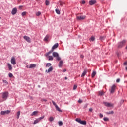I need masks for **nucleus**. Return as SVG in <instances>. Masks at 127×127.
Listing matches in <instances>:
<instances>
[{"mask_svg":"<svg viewBox=\"0 0 127 127\" xmlns=\"http://www.w3.org/2000/svg\"><path fill=\"white\" fill-rule=\"evenodd\" d=\"M2 99L3 101H6L7 100V98H8L9 93L8 92L6 91L1 93Z\"/></svg>","mask_w":127,"mask_h":127,"instance_id":"1","label":"nucleus"},{"mask_svg":"<svg viewBox=\"0 0 127 127\" xmlns=\"http://www.w3.org/2000/svg\"><path fill=\"white\" fill-rule=\"evenodd\" d=\"M52 55L53 57H56V60H58V61H59L60 60H61V58L59 57V54L58 53L56 52H53Z\"/></svg>","mask_w":127,"mask_h":127,"instance_id":"2","label":"nucleus"},{"mask_svg":"<svg viewBox=\"0 0 127 127\" xmlns=\"http://www.w3.org/2000/svg\"><path fill=\"white\" fill-rule=\"evenodd\" d=\"M75 121L76 122H77V123L81 124V125H87V121H86L85 120L82 121V120H81V119H80V118H76L75 119Z\"/></svg>","mask_w":127,"mask_h":127,"instance_id":"3","label":"nucleus"},{"mask_svg":"<svg viewBox=\"0 0 127 127\" xmlns=\"http://www.w3.org/2000/svg\"><path fill=\"white\" fill-rule=\"evenodd\" d=\"M126 42H127V41L125 40H123L121 42H119L118 43V48H122L123 46H125V44H126Z\"/></svg>","mask_w":127,"mask_h":127,"instance_id":"4","label":"nucleus"},{"mask_svg":"<svg viewBox=\"0 0 127 127\" xmlns=\"http://www.w3.org/2000/svg\"><path fill=\"white\" fill-rule=\"evenodd\" d=\"M52 102L53 105H54V106H55L57 111H58V112H62V111L61 110H60V108H59V107H58V106L57 105V104L55 103V102H54L53 100H52Z\"/></svg>","mask_w":127,"mask_h":127,"instance_id":"5","label":"nucleus"},{"mask_svg":"<svg viewBox=\"0 0 127 127\" xmlns=\"http://www.w3.org/2000/svg\"><path fill=\"white\" fill-rule=\"evenodd\" d=\"M10 113V110L1 111L0 112V115H1V116H4V115H8V114Z\"/></svg>","mask_w":127,"mask_h":127,"instance_id":"6","label":"nucleus"},{"mask_svg":"<svg viewBox=\"0 0 127 127\" xmlns=\"http://www.w3.org/2000/svg\"><path fill=\"white\" fill-rule=\"evenodd\" d=\"M24 39L27 41V42H28V43H31V39L27 36H23Z\"/></svg>","mask_w":127,"mask_h":127,"instance_id":"7","label":"nucleus"},{"mask_svg":"<svg viewBox=\"0 0 127 127\" xmlns=\"http://www.w3.org/2000/svg\"><path fill=\"white\" fill-rule=\"evenodd\" d=\"M85 18H86V16L85 15L77 16L76 17L77 20H83Z\"/></svg>","mask_w":127,"mask_h":127,"instance_id":"8","label":"nucleus"},{"mask_svg":"<svg viewBox=\"0 0 127 127\" xmlns=\"http://www.w3.org/2000/svg\"><path fill=\"white\" fill-rule=\"evenodd\" d=\"M11 63L12 65H15L16 64V61L14 57H12L11 58Z\"/></svg>","mask_w":127,"mask_h":127,"instance_id":"9","label":"nucleus"},{"mask_svg":"<svg viewBox=\"0 0 127 127\" xmlns=\"http://www.w3.org/2000/svg\"><path fill=\"white\" fill-rule=\"evenodd\" d=\"M58 46H59V44H58V43L55 44L52 47V50L53 51H54V49H56V48H57Z\"/></svg>","mask_w":127,"mask_h":127,"instance_id":"10","label":"nucleus"},{"mask_svg":"<svg viewBox=\"0 0 127 127\" xmlns=\"http://www.w3.org/2000/svg\"><path fill=\"white\" fill-rule=\"evenodd\" d=\"M88 3L89 5H94V4H95V3H97V1H96V0H91L89 1Z\"/></svg>","mask_w":127,"mask_h":127,"instance_id":"11","label":"nucleus"},{"mask_svg":"<svg viewBox=\"0 0 127 127\" xmlns=\"http://www.w3.org/2000/svg\"><path fill=\"white\" fill-rule=\"evenodd\" d=\"M17 12V8H14L12 9L11 11V14L12 15H15V14H16V13Z\"/></svg>","mask_w":127,"mask_h":127,"instance_id":"12","label":"nucleus"},{"mask_svg":"<svg viewBox=\"0 0 127 127\" xmlns=\"http://www.w3.org/2000/svg\"><path fill=\"white\" fill-rule=\"evenodd\" d=\"M103 104L105 105L106 107H112V104L111 103L104 101Z\"/></svg>","mask_w":127,"mask_h":127,"instance_id":"13","label":"nucleus"},{"mask_svg":"<svg viewBox=\"0 0 127 127\" xmlns=\"http://www.w3.org/2000/svg\"><path fill=\"white\" fill-rule=\"evenodd\" d=\"M117 88V85L116 84H114L112 86V93H114L115 91H116V89Z\"/></svg>","mask_w":127,"mask_h":127,"instance_id":"14","label":"nucleus"},{"mask_svg":"<svg viewBox=\"0 0 127 127\" xmlns=\"http://www.w3.org/2000/svg\"><path fill=\"white\" fill-rule=\"evenodd\" d=\"M35 67H36V64H30L28 68L32 69V68H35Z\"/></svg>","mask_w":127,"mask_h":127,"instance_id":"15","label":"nucleus"},{"mask_svg":"<svg viewBox=\"0 0 127 127\" xmlns=\"http://www.w3.org/2000/svg\"><path fill=\"white\" fill-rule=\"evenodd\" d=\"M58 4H60L61 6H63L64 4H65V2L62 1V0L59 1Z\"/></svg>","mask_w":127,"mask_h":127,"instance_id":"16","label":"nucleus"},{"mask_svg":"<svg viewBox=\"0 0 127 127\" xmlns=\"http://www.w3.org/2000/svg\"><path fill=\"white\" fill-rule=\"evenodd\" d=\"M7 66H8V68L9 71H11V70H12V66L11 65V64H10L8 63Z\"/></svg>","mask_w":127,"mask_h":127,"instance_id":"17","label":"nucleus"},{"mask_svg":"<svg viewBox=\"0 0 127 127\" xmlns=\"http://www.w3.org/2000/svg\"><path fill=\"white\" fill-rule=\"evenodd\" d=\"M62 65H63V61H60L59 63V68H61V67H62Z\"/></svg>","mask_w":127,"mask_h":127,"instance_id":"18","label":"nucleus"},{"mask_svg":"<svg viewBox=\"0 0 127 127\" xmlns=\"http://www.w3.org/2000/svg\"><path fill=\"white\" fill-rule=\"evenodd\" d=\"M87 74V69H85L81 74V77H84Z\"/></svg>","mask_w":127,"mask_h":127,"instance_id":"19","label":"nucleus"},{"mask_svg":"<svg viewBox=\"0 0 127 127\" xmlns=\"http://www.w3.org/2000/svg\"><path fill=\"white\" fill-rule=\"evenodd\" d=\"M52 52H53V51L52 50V49H51V50L49 51L46 55L45 56L47 57L48 56V55H49V54H50L51 53H52Z\"/></svg>","mask_w":127,"mask_h":127,"instance_id":"20","label":"nucleus"},{"mask_svg":"<svg viewBox=\"0 0 127 127\" xmlns=\"http://www.w3.org/2000/svg\"><path fill=\"white\" fill-rule=\"evenodd\" d=\"M39 119H36V120H34L33 124L36 125V124H38V123H39Z\"/></svg>","mask_w":127,"mask_h":127,"instance_id":"21","label":"nucleus"},{"mask_svg":"<svg viewBox=\"0 0 127 127\" xmlns=\"http://www.w3.org/2000/svg\"><path fill=\"white\" fill-rule=\"evenodd\" d=\"M52 70H53V67H52V66H51L47 70L48 73L51 72Z\"/></svg>","mask_w":127,"mask_h":127,"instance_id":"22","label":"nucleus"},{"mask_svg":"<svg viewBox=\"0 0 127 127\" xmlns=\"http://www.w3.org/2000/svg\"><path fill=\"white\" fill-rule=\"evenodd\" d=\"M96 74H97V73L96 72V71H93L91 74V77L92 78H94V77H95L96 76Z\"/></svg>","mask_w":127,"mask_h":127,"instance_id":"23","label":"nucleus"},{"mask_svg":"<svg viewBox=\"0 0 127 127\" xmlns=\"http://www.w3.org/2000/svg\"><path fill=\"white\" fill-rule=\"evenodd\" d=\"M20 116V111H18L17 112V119L18 120L19 119V116Z\"/></svg>","mask_w":127,"mask_h":127,"instance_id":"24","label":"nucleus"},{"mask_svg":"<svg viewBox=\"0 0 127 127\" xmlns=\"http://www.w3.org/2000/svg\"><path fill=\"white\" fill-rule=\"evenodd\" d=\"M48 38H49V36H48V35H46L44 38V41H47L48 40Z\"/></svg>","mask_w":127,"mask_h":127,"instance_id":"25","label":"nucleus"},{"mask_svg":"<svg viewBox=\"0 0 127 127\" xmlns=\"http://www.w3.org/2000/svg\"><path fill=\"white\" fill-rule=\"evenodd\" d=\"M48 58L49 61L53 60V57L52 56H48Z\"/></svg>","mask_w":127,"mask_h":127,"instance_id":"26","label":"nucleus"},{"mask_svg":"<svg viewBox=\"0 0 127 127\" xmlns=\"http://www.w3.org/2000/svg\"><path fill=\"white\" fill-rule=\"evenodd\" d=\"M49 122H53V121H54V118H53V117H50L49 118Z\"/></svg>","mask_w":127,"mask_h":127,"instance_id":"27","label":"nucleus"},{"mask_svg":"<svg viewBox=\"0 0 127 127\" xmlns=\"http://www.w3.org/2000/svg\"><path fill=\"white\" fill-rule=\"evenodd\" d=\"M105 94V93L103 91H99V96H103V95Z\"/></svg>","mask_w":127,"mask_h":127,"instance_id":"28","label":"nucleus"},{"mask_svg":"<svg viewBox=\"0 0 127 127\" xmlns=\"http://www.w3.org/2000/svg\"><path fill=\"white\" fill-rule=\"evenodd\" d=\"M36 16H39L40 15H41V12L38 11L36 13Z\"/></svg>","mask_w":127,"mask_h":127,"instance_id":"29","label":"nucleus"},{"mask_svg":"<svg viewBox=\"0 0 127 127\" xmlns=\"http://www.w3.org/2000/svg\"><path fill=\"white\" fill-rule=\"evenodd\" d=\"M50 66H51V63H47L46 64V67H50Z\"/></svg>","mask_w":127,"mask_h":127,"instance_id":"30","label":"nucleus"},{"mask_svg":"<svg viewBox=\"0 0 127 127\" xmlns=\"http://www.w3.org/2000/svg\"><path fill=\"white\" fill-rule=\"evenodd\" d=\"M38 112L37 111H34L31 114V116H34L35 115H36Z\"/></svg>","mask_w":127,"mask_h":127,"instance_id":"31","label":"nucleus"},{"mask_svg":"<svg viewBox=\"0 0 127 127\" xmlns=\"http://www.w3.org/2000/svg\"><path fill=\"white\" fill-rule=\"evenodd\" d=\"M58 124L60 127H61V126H63V123L62 122V121H59Z\"/></svg>","mask_w":127,"mask_h":127,"instance_id":"32","label":"nucleus"},{"mask_svg":"<svg viewBox=\"0 0 127 127\" xmlns=\"http://www.w3.org/2000/svg\"><path fill=\"white\" fill-rule=\"evenodd\" d=\"M56 12L57 14H60V11L58 9H56Z\"/></svg>","mask_w":127,"mask_h":127,"instance_id":"33","label":"nucleus"},{"mask_svg":"<svg viewBox=\"0 0 127 127\" xmlns=\"http://www.w3.org/2000/svg\"><path fill=\"white\" fill-rule=\"evenodd\" d=\"M44 117H45V116H44H44H42V117H39V118H38V119L39 121L40 122V120H43V119H44Z\"/></svg>","mask_w":127,"mask_h":127,"instance_id":"34","label":"nucleus"},{"mask_svg":"<svg viewBox=\"0 0 127 127\" xmlns=\"http://www.w3.org/2000/svg\"><path fill=\"white\" fill-rule=\"evenodd\" d=\"M90 41H94V40H95V37L92 36L90 38Z\"/></svg>","mask_w":127,"mask_h":127,"instance_id":"35","label":"nucleus"},{"mask_svg":"<svg viewBox=\"0 0 127 127\" xmlns=\"http://www.w3.org/2000/svg\"><path fill=\"white\" fill-rule=\"evenodd\" d=\"M103 120L105 121V122H108V121H109V118H107V117H104L103 118Z\"/></svg>","mask_w":127,"mask_h":127,"instance_id":"36","label":"nucleus"},{"mask_svg":"<svg viewBox=\"0 0 127 127\" xmlns=\"http://www.w3.org/2000/svg\"><path fill=\"white\" fill-rule=\"evenodd\" d=\"M8 76H9V78H12V77H13V75L11 73H9L8 74Z\"/></svg>","mask_w":127,"mask_h":127,"instance_id":"37","label":"nucleus"},{"mask_svg":"<svg viewBox=\"0 0 127 127\" xmlns=\"http://www.w3.org/2000/svg\"><path fill=\"white\" fill-rule=\"evenodd\" d=\"M105 36H101V37H100V40H101V41L104 40V39H105Z\"/></svg>","mask_w":127,"mask_h":127,"instance_id":"38","label":"nucleus"},{"mask_svg":"<svg viewBox=\"0 0 127 127\" xmlns=\"http://www.w3.org/2000/svg\"><path fill=\"white\" fill-rule=\"evenodd\" d=\"M26 15V12H23L21 14L22 16H24Z\"/></svg>","mask_w":127,"mask_h":127,"instance_id":"39","label":"nucleus"},{"mask_svg":"<svg viewBox=\"0 0 127 127\" xmlns=\"http://www.w3.org/2000/svg\"><path fill=\"white\" fill-rule=\"evenodd\" d=\"M45 4L46 5H48L49 4V1L48 0H46Z\"/></svg>","mask_w":127,"mask_h":127,"instance_id":"40","label":"nucleus"},{"mask_svg":"<svg viewBox=\"0 0 127 127\" xmlns=\"http://www.w3.org/2000/svg\"><path fill=\"white\" fill-rule=\"evenodd\" d=\"M77 85H74L73 86V90H76V89H77Z\"/></svg>","mask_w":127,"mask_h":127,"instance_id":"41","label":"nucleus"},{"mask_svg":"<svg viewBox=\"0 0 127 127\" xmlns=\"http://www.w3.org/2000/svg\"><path fill=\"white\" fill-rule=\"evenodd\" d=\"M3 82L5 84H8V82H7V81L6 80H3Z\"/></svg>","mask_w":127,"mask_h":127,"instance_id":"42","label":"nucleus"},{"mask_svg":"<svg viewBox=\"0 0 127 127\" xmlns=\"http://www.w3.org/2000/svg\"><path fill=\"white\" fill-rule=\"evenodd\" d=\"M41 101H42V102H47V100L45 99H42L41 100Z\"/></svg>","mask_w":127,"mask_h":127,"instance_id":"43","label":"nucleus"},{"mask_svg":"<svg viewBox=\"0 0 127 127\" xmlns=\"http://www.w3.org/2000/svg\"><path fill=\"white\" fill-rule=\"evenodd\" d=\"M78 103H79L80 104H81V103H83V101H82V99H79Z\"/></svg>","mask_w":127,"mask_h":127,"instance_id":"44","label":"nucleus"},{"mask_svg":"<svg viewBox=\"0 0 127 127\" xmlns=\"http://www.w3.org/2000/svg\"><path fill=\"white\" fill-rule=\"evenodd\" d=\"M87 107H88V104H85L84 106V109H86V108H87Z\"/></svg>","mask_w":127,"mask_h":127,"instance_id":"45","label":"nucleus"},{"mask_svg":"<svg viewBox=\"0 0 127 127\" xmlns=\"http://www.w3.org/2000/svg\"><path fill=\"white\" fill-rule=\"evenodd\" d=\"M89 112H93V109L92 108H89Z\"/></svg>","mask_w":127,"mask_h":127,"instance_id":"46","label":"nucleus"},{"mask_svg":"<svg viewBox=\"0 0 127 127\" xmlns=\"http://www.w3.org/2000/svg\"><path fill=\"white\" fill-rule=\"evenodd\" d=\"M116 82L117 83H119L120 82V79H117V80H116Z\"/></svg>","mask_w":127,"mask_h":127,"instance_id":"47","label":"nucleus"},{"mask_svg":"<svg viewBox=\"0 0 127 127\" xmlns=\"http://www.w3.org/2000/svg\"><path fill=\"white\" fill-rule=\"evenodd\" d=\"M99 117H100V118H103V114H99Z\"/></svg>","mask_w":127,"mask_h":127,"instance_id":"48","label":"nucleus"},{"mask_svg":"<svg viewBox=\"0 0 127 127\" xmlns=\"http://www.w3.org/2000/svg\"><path fill=\"white\" fill-rule=\"evenodd\" d=\"M85 0H82V4H85Z\"/></svg>","mask_w":127,"mask_h":127,"instance_id":"49","label":"nucleus"},{"mask_svg":"<svg viewBox=\"0 0 127 127\" xmlns=\"http://www.w3.org/2000/svg\"><path fill=\"white\" fill-rule=\"evenodd\" d=\"M106 114H107V115H110V114H112V111L109 112H107Z\"/></svg>","mask_w":127,"mask_h":127,"instance_id":"50","label":"nucleus"},{"mask_svg":"<svg viewBox=\"0 0 127 127\" xmlns=\"http://www.w3.org/2000/svg\"><path fill=\"white\" fill-rule=\"evenodd\" d=\"M124 65H127V62H125L124 63Z\"/></svg>","mask_w":127,"mask_h":127,"instance_id":"51","label":"nucleus"},{"mask_svg":"<svg viewBox=\"0 0 127 127\" xmlns=\"http://www.w3.org/2000/svg\"><path fill=\"white\" fill-rule=\"evenodd\" d=\"M66 71H67V70H66V69H64L63 70V72H66Z\"/></svg>","mask_w":127,"mask_h":127,"instance_id":"52","label":"nucleus"},{"mask_svg":"<svg viewBox=\"0 0 127 127\" xmlns=\"http://www.w3.org/2000/svg\"><path fill=\"white\" fill-rule=\"evenodd\" d=\"M80 57L81 58H83L84 57V55H81Z\"/></svg>","mask_w":127,"mask_h":127,"instance_id":"53","label":"nucleus"},{"mask_svg":"<svg viewBox=\"0 0 127 127\" xmlns=\"http://www.w3.org/2000/svg\"><path fill=\"white\" fill-rule=\"evenodd\" d=\"M109 91L111 93H112V88H110Z\"/></svg>","mask_w":127,"mask_h":127,"instance_id":"54","label":"nucleus"},{"mask_svg":"<svg viewBox=\"0 0 127 127\" xmlns=\"http://www.w3.org/2000/svg\"><path fill=\"white\" fill-rule=\"evenodd\" d=\"M67 79H68V78H67V77H65V80H67Z\"/></svg>","mask_w":127,"mask_h":127,"instance_id":"55","label":"nucleus"},{"mask_svg":"<svg viewBox=\"0 0 127 127\" xmlns=\"http://www.w3.org/2000/svg\"><path fill=\"white\" fill-rule=\"evenodd\" d=\"M125 69H126V71H127V67H126Z\"/></svg>","mask_w":127,"mask_h":127,"instance_id":"56","label":"nucleus"},{"mask_svg":"<svg viewBox=\"0 0 127 127\" xmlns=\"http://www.w3.org/2000/svg\"><path fill=\"white\" fill-rule=\"evenodd\" d=\"M29 66H28V65H27V68H29Z\"/></svg>","mask_w":127,"mask_h":127,"instance_id":"57","label":"nucleus"},{"mask_svg":"<svg viewBox=\"0 0 127 127\" xmlns=\"http://www.w3.org/2000/svg\"><path fill=\"white\" fill-rule=\"evenodd\" d=\"M112 114H114V112L112 111Z\"/></svg>","mask_w":127,"mask_h":127,"instance_id":"58","label":"nucleus"},{"mask_svg":"<svg viewBox=\"0 0 127 127\" xmlns=\"http://www.w3.org/2000/svg\"><path fill=\"white\" fill-rule=\"evenodd\" d=\"M1 19V17H0V19Z\"/></svg>","mask_w":127,"mask_h":127,"instance_id":"59","label":"nucleus"},{"mask_svg":"<svg viewBox=\"0 0 127 127\" xmlns=\"http://www.w3.org/2000/svg\"><path fill=\"white\" fill-rule=\"evenodd\" d=\"M19 7H21V6H20Z\"/></svg>","mask_w":127,"mask_h":127,"instance_id":"60","label":"nucleus"}]
</instances>
